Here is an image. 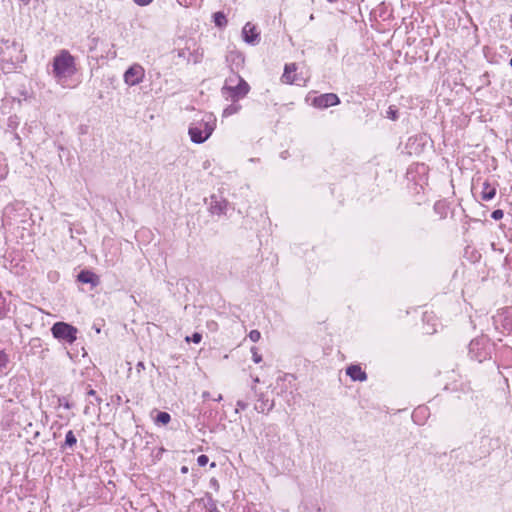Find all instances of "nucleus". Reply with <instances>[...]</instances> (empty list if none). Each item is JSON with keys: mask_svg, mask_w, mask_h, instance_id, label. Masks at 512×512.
<instances>
[{"mask_svg": "<svg viewBox=\"0 0 512 512\" xmlns=\"http://www.w3.org/2000/svg\"><path fill=\"white\" fill-rule=\"evenodd\" d=\"M216 128V117L211 114H205L199 121L191 123L188 134L193 143H204Z\"/></svg>", "mask_w": 512, "mask_h": 512, "instance_id": "1", "label": "nucleus"}, {"mask_svg": "<svg viewBox=\"0 0 512 512\" xmlns=\"http://www.w3.org/2000/svg\"><path fill=\"white\" fill-rule=\"evenodd\" d=\"M75 59L67 51L61 50L53 59V74L58 80L71 77L75 73Z\"/></svg>", "mask_w": 512, "mask_h": 512, "instance_id": "2", "label": "nucleus"}, {"mask_svg": "<svg viewBox=\"0 0 512 512\" xmlns=\"http://www.w3.org/2000/svg\"><path fill=\"white\" fill-rule=\"evenodd\" d=\"M54 338L73 343L76 340L77 329L65 322H56L51 328Z\"/></svg>", "mask_w": 512, "mask_h": 512, "instance_id": "3", "label": "nucleus"}, {"mask_svg": "<svg viewBox=\"0 0 512 512\" xmlns=\"http://www.w3.org/2000/svg\"><path fill=\"white\" fill-rule=\"evenodd\" d=\"M249 85L246 81H239L235 86H223L222 95L232 102H237L249 92Z\"/></svg>", "mask_w": 512, "mask_h": 512, "instance_id": "4", "label": "nucleus"}, {"mask_svg": "<svg viewBox=\"0 0 512 512\" xmlns=\"http://www.w3.org/2000/svg\"><path fill=\"white\" fill-rule=\"evenodd\" d=\"M145 77V70L140 64H133L123 75L124 82L129 86L140 84Z\"/></svg>", "mask_w": 512, "mask_h": 512, "instance_id": "5", "label": "nucleus"}, {"mask_svg": "<svg viewBox=\"0 0 512 512\" xmlns=\"http://www.w3.org/2000/svg\"><path fill=\"white\" fill-rule=\"evenodd\" d=\"M339 97L334 93H325L313 99L312 104L317 108H328L339 104Z\"/></svg>", "mask_w": 512, "mask_h": 512, "instance_id": "6", "label": "nucleus"}, {"mask_svg": "<svg viewBox=\"0 0 512 512\" xmlns=\"http://www.w3.org/2000/svg\"><path fill=\"white\" fill-rule=\"evenodd\" d=\"M227 205L228 202L225 199L212 195L209 210L212 214L221 215L226 212Z\"/></svg>", "mask_w": 512, "mask_h": 512, "instance_id": "7", "label": "nucleus"}, {"mask_svg": "<svg viewBox=\"0 0 512 512\" xmlns=\"http://www.w3.org/2000/svg\"><path fill=\"white\" fill-rule=\"evenodd\" d=\"M242 35L244 41L249 44H255L259 37V34L256 32V27L249 22L243 27Z\"/></svg>", "mask_w": 512, "mask_h": 512, "instance_id": "8", "label": "nucleus"}, {"mask_svg": "<svg viewBox=\"0 0 512 512\" xmlns=\"http://www.w3.org/2000/svg\"><path fill=\"white\" fill-rule=\"evenodd\" d=\"M78 281L81 283L91 284L92 287H95L99 284V277L88 270L81 271L77 276Z\"/></svg>", "mask_w": 512, "mask_h": 512, "instance_id": "9", "label": "nucleus"}, {"mask_svg": "<svg viewBox=\"0 0 512 512\" xmlns=\"http://www.w3.org/2000/svg\"><path fill=\"white\" fill-rule=\"evenodd\" d=\"M346 374L350 376L353 381H365L367 379V374L362 371L361 367L358 365H350L346 369Z\"/></svg>", "mask_w": 512, "mask_h": 512, "instance_id": "10", "label": "nucleus"}, {"mask_svg": "<svg viewBox=\"0 0 512 512\" xmlns=\"http://www.w3.org/2000/svg\"><path fill=\"white\" fill-rule=\"evenodd\" d=\"M496 195V187L492 186L487 181L483 183L482 191H481V199L484 201H489L493 199Z\"/></svg>", "mask_w": 512, "mask_h": 512, "instance_id": "11", "label": "nucleus"}, {"mask_svg": "<svg viewBox=\"0 0 512 512\" xmlns=\"http://www.w3.org/2000/svg\"><path fill=\"white\" fill-rule=\"evenodd\" d=\"M296 71V65L293 64H287L284 69V73L282 75V81L288 84H292L296 82V78L292 73Z\"/></svg>", "mask_w": 512, "mask_h": 512, "instance_id": "12", "label": "nucleus"}, {"mask_svg": "<svg viewBox=\"0 0 512 512\" xmlns=\"http://www.w3.org/2000/svg\"><path fill=\"white\" fill-rule=\"evenodd\" d=\"M273 406V402H269L268 399H264V396L261 395L258 402L255 404L254 409L259 413H264L265 411L269 412L272 410Z\"/></svg>", "mask_w": 512, "mask_h": 512, "instance_id": "13", "label": "nucleus"}, {"mask_svg": "<svg viewBox=\"0 0 512 512\" xmlns=\"http://www.w3.org/2000/svg\"><path fill=\"white\" fill-rule=\"evenodd\" d=\"M77 443V438L75 436V434L73 433L72 430H69L67 433H66V437H65V442H64V445L62 446V448H65V447H68V448H73Z\"/></svg>", "mask_w": 512, "mask_h": 512, "instance_id": "14", "label": "nucleus"}, {"mask_svg": "<svg viewBox=\"0 0 512 512\" xmlns=\"http://www.w3.org/2000/svg\"><path fill=\"white\" fill-rule=\"evenodd\" d=\"M240 109H241V106L239 104H237L236 102H233L232 104H230L223 110V117H229L233 114H236L239 112Z\"/></svg>", "mask_w": 512, "mask_h": 512, "instance_id": "15", "label": "nucleus"}, {"mask_svg": "<svg viewBox=\"0 0 512 512\" xmlns=\"http://www.w3.org/2000/svg\"><path fill=\"white\" fill-rule=\"evenodd\" d=\"M171 416L167 412H159L156 417V423L166 425L170 422Z\"/></svg>", "mask_w": 512, "mask_h": 512, "instance_id": "16", "label": "nucleus"}, {"mask_svg": "<svg viewBox=\"0 0 512 512\" xmlns=\"http://www.w3.org/2000/svg\"><path fill=\"white\" fill-rule=\"evenodd\" d=\"M214 22L216 26L223 27L227 24L225 15L222 12H216L214 14Z\"/></svg>", "mask_w": 512, "mask_h": 512, "instance_id": "17", "label": "nucleus"}, {"mask_svg": "<svg viewBox=\"0 0 512 512\" xmlns=\"http://www.w3.org/2000/svg\"><path fill=\"white\" fill-rule=\"evenodd\" d=\"M239 81H244L239 75L233 74L225 80L224 86H235Z\"/></svg>", "mask_w": 512, "mask_h": 512, "instance_id": "18", "label": "nucleus"}, {"mask_svg": "<svg viewBox=\"0 0 512 512\" xmlns=\"http://www.w3.org/2000/svg\"><path fill=\"white\" fill-rule=\"evenodd\" d=\"M185 340H186V342L192 341L193 343L198 344L202 340V335L200 333H198V332H195V333L192 334L191 337L187 336L185 338Z\"/></svg>", "mask_w": 512, "mask_h": 512, "instance_id": "19", "label": "nucleus"}, {"mask_svg": "<svg viewBox=\"0 0 512 512\" xmlns=\"http://www.w3.org/2000/svg\"><path fill=\"white\" fill-rule=\"evenodd\" d=\"M8 362H9V359H8L7 354L3 350H0V369L5 368L8 364Z\"/></svg>", "mask_w": 512, "mask_h": 512, "instance_id": "20", "label": "nucleus"}, {"mask_svg": "<svg viewBox=\"0 0 512 512\" xmlns=\"http://www.w3.org/2000/svg\"><path fill=\"white\" fill-rule=\"evenodd\" d=\"M252 359L255 363H260L262 361V356L258 354V349L256 347L251 348Z\"/></svg>", "mask_w": 512, "mask_h": 512, "instance_id": "21", "label": "nucleus"}, {"mask_svg": "<svg viewBox=\"0 0 512 512\" xmlns=\"http://www.w3.org/2000/svg\"><path fill=\"white\" fill-rule=\"evenodd\" d=\"M249 338L252 342H257L261 338V333L258 330H251L249 333Z\"/></svg>", "mask_w": 512, "mask_h": 512, "instance_id": "22", "label": "nucleus"}, {"mask_svg": "<svg viewBox=\"0 0 512 512\" xmlns=\"http://www.w3.org/2000/svg\"><path fill=\"white\" fill-rule=\"evenodd\" d=\"M248 407V403L243 400H238L236 402L235 412L238 413L240 410H245Z\"/></svg>", "mask_w": 512, "mask_h": 512, "instance_id": "23", "label": "nucleus"}, {"mask_svg": "<svg viewBox=\"0 0 512 512\" xmlns=\"http://www.w3.org/2000/svg\"><path fill=\"white\" fill-rule=\"evenodd\" d=\"M503 216H504V212H503V210H501V209H496V210H494V211L492 212V214H491V217H492V219H494V220H500V219H502V218H503Z\"/></svg>", "mask_w": 512, "mask_h": 512, "instance_id": "24", "label": "nucleus"}, {"mask_svg": "<svg viewBox=\"0 0 512 512\" xmlns=\"http://www.w3.org/2000/svg\"><path fill=\"white\" fill-rule=\"evenodd\" d=\"M208 461H209V458L204 454L198 456V458H197V463L199 466H205L208 463Z\"/></svg>", "mask_w": 512, "mask_h": 512, "instance_id": "25", "label": "nucleus"}, {"mask_svg": "<svg viewBox=\"0 0 512 512\" xmlns=\"http://www.w3.org/2000/svg\"><path fill=\"white\" fill-rule=\"evenodd\" d=\"M139 6L149 5L153 0H133Z\"/></svg>", "mask_w": 512, "mask_h": 512, "instance_id": "26", "label": "nucleus"}, {"mask_svg": "<svg viewBox=\"0 0 512 512\" xmlns=\"http://www.w3.org/2000/svg\"><path fill=\"white\" fill-rule=\"evenodd\" d=\"M87 395H88V396H93V397H95V400H96V402H97L98 404H100V403H101V399H100V398H98V397H96V391H95V390L90 389V390L87 392Z\"/></svg>", "mask_w": 512, "mask_h": 512, "instance_id": "27", "label": "nucleus"}, {"mask_svg": "<svg viewBox=\"0 0 512 512\" xmlns=\"http://www.w3.org/2000/svg\"><path fill=\"white\" fill-rule=\"evenodd\" d=\"M388 116L392 119V120H396L397 118V112L392 110L391 108L389 109L388 111Z\"/></svg>", "mask_w": 512, "mask_h": 512, "instance_id": "28", "label": "nucleus"}, {"mask_svg": "<svg viewBox=\"0 0 512 512\" xmlns=\"http://www.w3.org/2000/svg\"><path fill=\"white\" fill-rule=\"evenodd\" d=\"M90 404L93 405L94 403L92 401H90L89 404L86 405V407L84 409V414L85 415L90 414Z\"/></svg>", "mask_w": 512, "mask_h": 512, "instance_id": "29", "label": "nucleus"}, {"mask_svg": "<svg viewBox=\"0 0 512 512\" xmlns=\"http://www.w3.org/2000/svg\"><path fill=\"white\" fill-rule=\"evenodd\" d=\"M144 368H145V366H144L143 362H138V364L136 365V369H137L138 372H140Z\"/></svg>", "mask_w": 512, "mask_h": 512, "instance_id": "30", "label": "nucleus"}, {"mask_svg": "<svg viewBox=\"0 0 512 512\" xmlns=\"http://www.w3.org/2000/svg\"><path fill=\"white\" fill-rule=\"evenodd\" d=\"M60 405H63L66 409H70L71 408V405L68 401H66L65 403H60Z\"/></svg>", "mask_w": 512, "mask_h": 512, "instance_id": "31", "label": "nucleus"}, {"mask_svg": "<svg viewBox=\"0 0 512 512\" xmlns=\"http://www.w3.org/2000/svg\"><path fill=\"white\" fill-rule=\"evenodd\" d=\"M202 397H203L204 399H208V398L210 397V393H209V392H207V391H205V392H203Z\"/></svg>", "mask_w": 512, "mask_h": 512, "instance_id": "32", "label": "nucleus"}, {"mask_svg": "<svg viewBox=\"0 0 512 512\" xmlns=\"http://www.w3.org/2000/svg\"><path fill=\"white\" fill-rule=\"evenodd\" d=\"M181 472H182L183 474L187 473V472H188V467L183 466V467L181 468Z\"/></svg>", "mask_w": 512, "mask_h": 512, "instance_id": "33", "label": "nucleus"}, {"mask_svg": "<svg viewBox=\"0 0 512 512\" xmlns=\"http://www.w3.org/2000/svg\"><path fill=\"white\" fill-rule=\"evenodd\" d=\"M222 400V395L221 394H218L216 396V398H214V401H221Z\"/></svg>", "mask_w": 512, "mask_h": 512, "instance_id": "34", "label": "nucleus"}, {"mask_svg": "<svg viewBox=\"0 0 512 512\" xmlns=\"http://www.w3.org/2000/svg\"><path fill=\"white\" fill-rule=\"evenodd\" d=\"M209 512H220V511L214 505L213 508H211Z\"/></svg>", "mask_w": 512, "mask_h": 512, "instance_id": "35", "label": "nucleus"}, {"mask_svg": "<svg viewBox=\"0 0 512 512\" xmlns=\"http://www.w3.org/2000/svg\"><path fill=\"white\" fill-rule=\"evenodd\" d=\"M210 482H211V484H212V485H214V486H216V485H217V480H216V479H214V478H213V479H211V481H210Z\"/></svg>", "mask_w": 512, "mask_h": 512, "instance_id": "36", "label": "nucleus"}, {"mask_svg": "<svg viewBox=\"0 0 512 512\" xmlns=\"http://www.w3.org/2000/svg\"><path fill=\"white\" fill-rule=\"evenodd\" d=\"M309 20H311V21H312V20H314V15H313V14H311V15L309 16Z\"/></svg>", "mask_w": 512, "mask_h": 512, "instance_id": "37", "label": "nucleus"}, {"mask_svg": "<svg viewBox=\"0 0 512 512\" xmlns=\"http://www.w3.org/2000/svg\"><path fill=\"white\" fill-rule=\"evenodd\" d=\"M327 1H328V2H330V3H334V2H336L337 0H327Z\"/></svg>", "mask_w": 512, "mask_h": 512, "instance_id": "38", "label": "nucleus"}, {"mask_svg": "<svg viewBox=\"0 0 512 512\" xmlns=\"http://www.w3.org/2000/svg\"><path fill=\"white\" fill-rule=\"evenodd\" d=\"M210 466H211V467H215V466H216V464L213 462V463H211V465H210Z\"/></svg>", "mask_w": 512, "mask_h": 512, "instance_id": "39", "label": "nucleus"}]
</instances>
